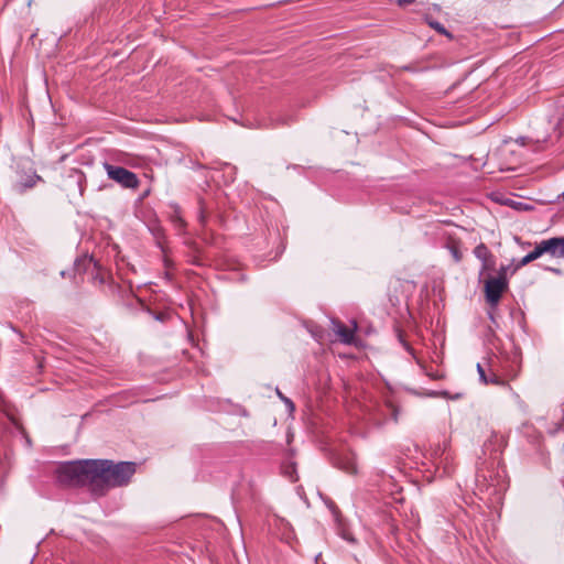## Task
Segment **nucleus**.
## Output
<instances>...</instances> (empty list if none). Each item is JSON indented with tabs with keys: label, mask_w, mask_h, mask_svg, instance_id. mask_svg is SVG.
<instances>
[{
	"label": "nucleus",
	"mask_w": 564,
	"mask_h": 564,
	"mask_svg": "<svg viewBox=\"0 0 564 564\" xmlns=\"http://www.w3.org/2000/svg\"><path fill=\"white\" fill-rule=\"evenodd\" d=\"M477 372L479 375L480 381L486 383V384H488V377H487V375L485 372L484 367L480 364L477 365Z\"/></svg>",
	"instance_id": "17"
},
{
	"label": "nucleus",
	"mask_w": 564,
	"mask_h": 564,
	"mask_svg": "<svg viewBox=\"0 0 564 564\" xmlns=\"http://www.w3.org/2000/svg\"><path fill=\"white\" fill-rule=\"evenodd\" d=\"M507 278H490L485 282V297L491 308H496L508 289Z\"/></svg>",
	"instance_id": "4"
},
{
	"label": "nucleus",
	"mask_w": 564,
	"mask_h": 564,
	"mask_svg": "<svg viewBox=\"0 0 564 564\" xmlns=\"http://www.w3.org/2000/svg\"><path fill=\"white\" fill-rule=\"evenodd\" d=\"M475 485L481 499L491 503L497 502L508 488L506 470L494 462L486 463L478 468Z\"/></svg>",
	"instance_id": "2"
},
{
	"label": "nucleus",
	"mask_w": 564,
	"mask_h": 564,
	"mask_svg": "<svg viewBox=\"0 0 564 564\" xmlns=\"http://www.w3.org/2000/svg\"><path fill=\"white\" fill-rule=\"evenodd\" d=\"M505 446V438L502 435H499V434H492L490 440L485 443L484 447H485V451L486 452H490L491 453H497V452H501L502 448Z\"/></svg>",
	"instance_id": "9"
},
{
	"label": "nucleus",
	"mask_w": 564,
	"mask_h": 564,
	"mask_svg": "<svg viewBox=\"0 0 564 564\" xmlns=\"http://www.w3.org/2000/svg\"><path fill=\"white\" fill-rule=\"evenodd\" d=\"M429 24L431 28H433L435 31H437L440 34H444L448 37H451V33L445 29V26L438 22V21H429Z\"/></svg>",
	"instance_id": "13"
},
{
	"label": "nucleus",
	"mask_w": 564,
	"mask_h": 564,
	"mask_svg": "<svg viewBox=\"0 0 564 564\" xmlns=\"http://www.w3.org/2000/svg\"><path fill=\"white\" fill-rule=\"evenodd\" d=\"M474 254L481 262H488L492 258V253L485 243H479L474 249Z\"/></svg>",
	"instance_id": "11"
},
{
	"label": "nucleus",
	"mask_w": 564,
	"mask_h": 564,
	"mask_svg": "<svg viewBox=\"0 0 564 564\" xmlns=\"http://www.w3.org/2000/svg\"><path fill=\"white\" fill-rule=\"evenodd\" d=\"M494 267H495V261H494V257H492L491 260H489L488 262H482L481 272H484L486 270H491V269H494Z\"/></svg>",
	"instance_id": "18"
},
{
	"label": "nucleus",
	"mask_w": 564,
	"mask_h": 564,
	"mask_svg": "<svg viewBox=\"0 0 564 564\" xmlns=\"http://www.w3.org/2000/svg\"><path fill=\"white\" fill-rule=\"evenodd\" d=\"M415 0H397V3L399 7H405L412 2H414Z\"/></svg>",
	"instance_id": "20"
},
{
	"label": "nucleus",
	"mask_w": 564,
	"mask_h": 564,
	"mask_svg": "<svg viewBox=\"0 0 564 564\" xmlns=\"http://www.w3.org/2000/svg\"><path fill=\"white\" fill-rule=\"evenodd\" d=\"M40 181H42V177L36 173H33L18 181L14 186L19 193H24L26 189L34 187Z\"/></svg>",
	"instance_id": "8"
},
{
	"label": "nucleus",
	"mask_w": 564,
	"mask_h": 564,
	"mask_svg": "<svg viewBox=\"0 0 564 564\" xmlns=\"http://www.w3.org/2000/svg\"><path fill=\"white\" fill-rule=\"evenodd\" d=\"M488 383H491V384H495V386H503L506 383V380L502 379L500 376H498L497 373H491L489 377H488Z\"/></svg>",
	"instance_id": "14"
},
{
	"label": "nucleus",
	"mask_w": 564,
	"mask_h": 564,
	"mask_svg": "<svg viewBox=\"0 0 564 564\" xmlns=\"http://www.w3.org/2000/svg\"><path fill=\"white\" fill-rule=\"evenodd\" d=\"M346 470H347V473L354 474V473H356V467L354 466V464H350V466L347 467Z\"/></svg>",
	"instance_id": "22"
},
{
	"label": "nucleus",
	"mask_w": 564,
	"mask_h": 564,
	"mask_svg": "<svg viewBox=\"0 0 564 564\" xmlns=\"http://www.w3.org/2000/svg\"><path fill=\"white\" fill-rule=\"evenodd\" d=\"M400 341L402 343V345L406 349V351H409L410 354H413L412 347L406 341H404L401 336H400Z\"/></svg>",
	"instance_id": "21"
},
{
	"label": "nucleus",
	"mask_w": 564,
	"mask_h": 564,
	"mask_svg": "<svg viewBox=\"0 0 564 564\" xmlns=\"http://www.w3.org/2000/svg\"><path fill=\"white\" fill-rule=\"evenodd\" d=\"M333 330L339 337V340L346 345H355V333L357 330V323L352 322V328L347 327L339 321H333Z\"/></svg>",
	"instance_id": "5"
},
{
	"label": "nucleus",
	"mask_w": 564,
	"mask_h": 564,
	"mask_svg": "<svg viewBox=\"0 0 564 564\" xmlns=\"http://www.w3.org/2000/svg\"><path fill=\"white\" fill-rule=\"evenodd\" d=\"M276 394L285 403V405L290 409V411L294 410L295 406H294V403L292 402L291 399H289L285 395H283L282 392L279 389H276Z\"/></svg>",
	"instance_id": "16"
},
{
	"label": "nucleus",
	"mask_w": 564,
	"mask_h": 564,
	"mask_svg": "<svg viewBox=\"0 0 564 564\" xmlns=\"http://www.w3.org/2000/svg\"><path fill=\"white\" fill-rule=\"evenodd\" d=\"M543 254H544V252H543V249H542V246H541V242H540V243H538V245L535 246V248H534L531 252H529L527 256H524V257L519 261V263L517 264V267L514 268V270H513V271H516V270H518V269H520V268H522V267H524V265L529 264L530 262H532V261H534V260L539 259V258H540L541 256H543Z\"/></svg>",
	"instance_id": "10"
},
{
	"label": "nucleus",
	"mask_w": 564,
	"mask_h": 564,
	"mask_svg": "<svg viewBox=\"0 0 564 564\" xmlns=\"http://www.w3.org/2000/svg\"><path fill=\"white\" fill-rule=\"evenodd\" d=\"M489 318L494 321V315L491 313H489Z\"/></svg>",
	"instance_id": "24"
},
{
	"label": "nucleus",
	"mask_w": 564,
	"mask_h": 564,
	"mask_svg": "<svg viewBox=\"0 0 564 564\" xmlns=\"http://www.w3.org/2000/svg\"><path fill=\"white\" fill-rule=\"evenodd\" d=\"M509 378L510 379H513L518 376V370H511L509 373H508Z\"/></svg>",
	"instance_id": "23"
},
{
	"label": "nucleus",
	"mask_w": 564,
	"mask_h": 564,
	"mask_svg": "<svg viewBox=\"0 0 564 564\" xmlns=\"http://www.w3.org/2000/svg\"><path fill=\"white\" fill-rule=\"evenodd\" d=\"M562 197H563V199H564V192L562 193Z\"/></svg>",
	"instance_id": "25"
},
{
	"label": "nucleus",
	"mask_w": 564,
	"mask_h": 564,
	"mask_svg": "<svg viewBox=\"0 0 564 564\" xmlns=\"http://www.w3.org/2000/svg\"><path fill=\"white\" fill-rule=\"evenodd\" d=\"M544 253L552 257L564 258V237H553L541 241Z\"/></svg>",
	"instance_id": "6"
},
{
	"label": "nucleus",
	"mask_w": 564,
	"mask_h": 564,
	"mask_svg": "<svg viewBox=\"0 0 564 564\" xmlns=\"http://www.w3.org/2000/svg\"><path fill=\"white\" fill-rule=\"evenodd\" d=\"M104 166L108 177L121 186L126 188H137L139 186V178L135 173L110 163H105Z\"/></svg>",
	"instance_id": "3"
},
{
	"label": "nucleus",
	"mask_w": 564,
	"mask_h": 564,
	"mask_svg": "<svg viewBox=\"0 0 564 564\" xmlns=\"http://www.w3.org/2000/svg\"><path fill=\"white\" fill-rule=\"evenodd\" d=\"M509 270V265H501L498 270V276L497 278H507V272Z\"/></svg>",
	"instance_id": "19"
},
{
	"label": "nucleus",
	"mask_w": 564,
	"mask_h": 564,
	"mask_svg": "<svg viewBox=\"0 0 564 564\" xmlns=\"http://www.w3.org/2000/svg\"><path fill=\"white\" fill-rule=\"evenodd\" d=\"M170 208H171V212H170L171 223L173 224L175 229H177L178 231H183L186 227V221L183 218L181 207L177 204L172 203V204H170Z\"/></svg>",
	"instance_id": "7"
},
{
	"label": "nucleus",
	"mask_w": 564,
	"mask_h": 564,
	"mask_svg": "<svg viewBox=\"0 0 564 564\" xmlns=\"http://www.w3.org/2000/svg\"><path fill=\"white\" fill-rule=\"evenodd\" d=\"M448 250H449L451 254L453 256L455 262H459L462 260L463 254H462L457 243L453 242V243L448 245Z\"/></svg>",
	"instance_id": "12"
},
{
	"label": "nucleus",
	"mask_w": 564,
	"mask_h": 564,
	"mask_svg": "<svg viewBox=\"0 0 564 564\" xmlns=\"http://www.w3.org/2000/svg\"><path fill=\"white\" fill-rule=\"evenodd\" d=\"M134 473L135 464L132 462L78 459L61 463L55 469V477L63 487H87L91 495L101 497L111 488L128 485Z\"/></svg>",
	"instance_id": "1"
},
{
	"label": "nucleus",
	"mask_w": 564,
	"mask_h": 564,
	"mask_svg": "<svg viewBox=\"0 0 564 564\" xmlns=\"http://www.w3.org/2000/svg\"><path fill=\"white\" fill-rule=\"evenodd\" d=\"M198 220H199V223L202 225H205L206 220H207V215H206L205 206H204V203H203L202 199L199 200Z\"/></svg>",
	"instance_id": "15"
}]
</instances>
